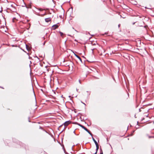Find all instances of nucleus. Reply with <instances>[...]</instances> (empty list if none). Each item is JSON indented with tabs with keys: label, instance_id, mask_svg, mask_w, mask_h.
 I'll list each match as a JSON object with an SVG mask.
<instances>
[{
	"label": "nucleus",
	"instance_id": "16",
	"mask_svg": "<svg viewBox=\"0 0 154 154\" xmlns=\"http://www.w3.org/2000/svg\"><path fill=\"white\" fill-rule=\"evenodd\" d=\"M16 19V18L15 17H14L13 18V22H14V20Z\"/></svg>",
	"mask_w": 154,
	"mask_h": 154
},
{
	"label": "nucleus",
	"instance_id": "1",
	"mask_svg": "<svg viewBox=\"0 0 154 154\" xmlns=\"http://www.w3.org/2000/svg\"><path fill=\"white\" fill-rule=\"evenodd\" d=\"M146 136L149 139L154 138V133L153 131H150L149 133L146 134Z\"/></svg>",
	"mask_w": 154,
	"mask_h": 154
},
{
	"label": "nucleus",
	"instance_id": "11",
	"mask_svg": "<svg viewBox=\"0 0 154 154\" xmlns=\"http://www.w3.org/2000/svg\"><path fill=\"white\" fill-rule=\"evenodd\" d=\"M26 49H27V50L28 51H29V48L28 46L27 45H26Z\"/></svg>",
	"mask_w": 154,
	"mask_h": 154
},
{
	"label": "nucleus",
	"instance_id": "14",
	"mask_svg": "<svg viewBox=\"0 0 154 154\" xmlns=\"http://www.w3.org/2000/svg\"><path fill=\"white\" fill-rule=\"evenodd\" d=\"M100 150H101V151H100V154H103V151H102V150H101V149H100Z\"/></svg>",
	"mask_w": 154,
	"mask_h": 154
},
{
	"label": "nucleus",
	"instance_id": "24",
	"mask_svg": "<svg viewBox=\"0 0 154 154\" xmlns=\"http://www.w3.org/2000/svg\"><path fill=\"white\" fill-rule=\"evenodd\" d=\"M134 23H133V25H134Z\"/></svg>",
	"mask_w": 154,
	"mask_h": 154
},
{
	"label": "nucleus",
	"instance_id": "8",
	"mask_svg": "<svg viewBox=\"0 0 154 154\" xmlns=\"http://www.w3.org/2000/svg\"><path fill=\"white\" fill-rule=\"evenodd\" d=\"M92 140H93V141H94V143H95V145L98 144L97 142L95 140V139L93 137V136H92Z\"/></svg>",
	"mask_w": 154,
	"mask_h": 154
},
{
	"label": "nucleus",
	"instance_id": "10",
	"mask_svg": "<svg viewBox=\"0 0 154 154\" xmlns=\"http://www.w3.org/2000/svg\"><path fill=\"white\" fill-rule=\"evenodd\" d=\"M37 10H38L40 11H42L43 10H44V9L42 8H37Z\"/></svg>",
	"mask_w": 154,
	"mask_h": 154
},
{
	"label": "nucleus",
	"instance_id": "9",
	"mask_svg": "<svg viewBox=\"0 0 154 154\" xmlns=\"http://www.w3.org/2000/svg\"><path fill=\"white\" fill-rule=\"evenodd\" d=\"M75 56L79 59V60L82 62V60L81 58L79 56L75 54Z\"/></svg>",
	"mask_w": 154,
	"mask_h": 154
},
{
	"label": "nucleus",
	"instance_id": "3",
	"mask_svg": "<svg viewBox=\"0 0 154 154\" xmlns=\"http://www.w3.org/2000/svg\"><path fill=\"white\" fill-rule=\"evenodd\" d=\"M71 123V121H69L66 122L64 123V126H67L68 125L70 124Z\"/></svg>",
	"mask_w": 154,
	"mask_h": 154
},
{
	"label": "nucleus",
	"instance_id": "19",
	"mask_svg": "<svg viewBox=\"0 0 154 154\" xmlns=\"http://www.w3.org/2000/svg\"><path fill=\"white\" fill-rule=\"evenodd\" d=\"M45 42H44V43H43V45H45Z\"/></svg>",
	"mask_w": 154,
	"mask_h": 154
},
{
	"label": "nucleus",
	"instance_id": "15",
	"mask_svg": "<svg viewBox=\"0 0 154 154\" xmlns=\"http://www.w3.org/2000/svg\"><path fill=\"white\" fill-rule=\"evenodd\" d=\"M11 8H12V7H15L14 6V5H13V4H11Z\"/></svg>",
	"mask_w": 154,
	"mask_h": 154
},
{
	"label": "nucleus",
	"instance_id": "17",
	"mask_svg": "<svg viewBox=\"0 0 154 154\" xmlns=\"http://www.w3.org/2000/svg\"><path fill=\"white\" fill-rule=\"evenodd\" d=\"M79 83L81 84V81L80 80H79Z\"/></svg>",
	"mask_w": 154,
	"mask_h": 154
},
{
	"label": "nucleus",
	"instance_id": "25",
	"mask_svg": "<svg viewBox=\"0 0 154 154\" xmlns=\"http://www.w3.org/2000/svg\"><path fill=\"white\" fill-rule=\"evenodd\" d=\"M83 103L84 105H85V103Z\"/></svg>",
	"mask_w": 154,
	"mask_h": 154
},
{
	"label": "nucleus",
	"instance_id": "20",
	"mask_svg": "<svg viewBox=\"0 0 154 154\" xmlns=\"http://www.w3.org/2000/svg\"><path fill=\"white\" fill-rule=\"evenodd\" d=\"M2 10H1V11H0V12H1H1H2Z\"/></svg>",
	"mask_w": 154,
	"mask_h": 154
},
{
	"label": "nucleus",
	"instance_id": "26",
	"mask_svg": "<svg viewBox=\"0 0 154 154\" xmlns=\"http://www.w3.org/2000/svg\"><path fill=\"white\" fill-rule=\"evenodd\" d=\"M71 97V96H69V97Z\"/></svg>",
	"mask_w": 154,
	"mask_h": 154
},
{
	"label": "nucleus",
	"instance_id": "5",
	"mask_svg": "<svg viewBox=\"0 0 154 154\" xmlns=\"http://www.w3.org/2000/svg\"><path fill=\"white\" fill-rule=\"evenodd\" d=\"M51 18L50 17L46 18L45 19V21L46 22L48 23L51 21Z\"/></svg>",
	"mask_w": 154,
	"mask_h": 154
},
{
	"label": "nucleus",
	"instance_id": "6",
	"mask_svg": "<svg viewBox=\"0 0 154 154\" xmlns=\"http://www.w3.org/2000/svg\"><path fill=\"white\" fill-rule=\"evenodd\" d=\"M58 27V25H57V24H55L52 26V28L54 29H57Z\"/></svg>",
	"mask_w": 154,
	"mask_h": 154
},
{
	"label": "nucleus",
	"instance_id": "12",
	"mask_svg": "<svg viewBox=\"0 0 154 154\" xmlns=\"http://www.w3.org/2000/svg\"><path fill=\"white\" fill-rule=\"evenodd\" d=\"M59 33L61 36H62L63 35V33L61 32H60Z\"/></svg>",
	"mask_w": 154,
	"mask_h": 154
},
{
	"label": "nucleus",
	"instance_id": "13",
	"mask_svg": "<svg viewBox=\"0 0 154 154\" xmlns=\"http://www.w3.org/2000/svg\"><path fill=\"white\" fill-rule=\"evenodd\" d=\"M45 13L44 14H39L38 15L39 16H44V15H45Z\"/></svg>",
	"mask_w": 154,
	"mask_h": 154
},
{
	"label": "nucleus",
	"instance_id": "2",
	"mask_svg": "<svg viewBox=\"0 0 154 154\" xmlns=\"http://www.w3.org/2000/svg\"><path fill=\"white\" fill-rule=\"evenodd\" d=\"M76 124L78 125H79V126H80L81 127H82V128L84 129L86 131H87L91 136H92V133L86 128L84 126H83L82 125L80 124H79L78 123H77Z\"/></svg>",
	"mask_w": 154,
	"mask_h": 154
},
{
	"label": "nucleus",
	"instance_id": "23",
	"mask_svg": "<svg viewBox=\"0 0 154 154\" xmlns=\"http://www.w3.org/2000/svg\"><path fill=\"white\" fill-rule=\"evenodd\" d=\"M78 90L77 88V89H76V91H78Z\"/></svg>",
	"mask_w": 154,
	"mask_h": 154
},
{
	"label": "nucleus",
	"instance_id": "4",
	"mask_svg": "<svg viewBox=\"0 0 154 154\" xmlns=\"http://www.w3.org/2000/svg\"><path fill=\"white\" fill-rule=\"evenodd\" d=\"M10 9L11 11L14 12H16V11L15 7H12V8H10Z\"/></svg>",
	"mask_w": 154,
	"mask_h": 154
},
{
	"label": "nucleus",
	"instance_id": "21",
	"mask_svg": "<svg viewBox=\"0 0 154 154\" xmlns=\"http://www.w3.org/2000/svg\"><path fill=\"white\" fill-rule=\"evenodd\" d=\"M93 154H97V153H96V152H95Z\"/></svg>",
	"mask_w": 154,
	"mask_h": 154
},
{
	"label": "nucleus",
	"instance_id": "7",
	"mask_svg": "<svg viewBox=\"0 0 154 154\" xmlns=\"http://www.w3.org/2000/svg\"><path fill=\"white\" fill-rule=\"evenodd\" d=\"M95 145H96V152H96V153H97L98 150L99 148V145H98V144H96Z\"/></svg>",
	"mask_w": 154,
	"mask_h": 154
},
{
	"label": "nucleus",
	"instance_id": "22",
	"mask_svg": "<svg viewBox=\"0 0 154 154\" xmlns=\"http://www.w3.org/2000/svg\"><path fill=\"white\" fill-rule=\"evenodd\" d=\"M94 50V49H92V52H93V50Z\"/></svg>",
	"mask_w": 154,
	"mask_h": 154
},
{
	"label": "nucleus",
	"instance_id": "18",
	"mask_svg": "<svg viewBox=\"0 0 154 154\" xmlns=\"http://www.w3.org/2000/svg\"><path fill=\"white\" fill-rule=\"evenodd\" d=\"M120 26V24H119L118 25V27H119Z\"/></svg>",
	"mask_w": 154,
	"mask_h": 154
}]
</instances>
